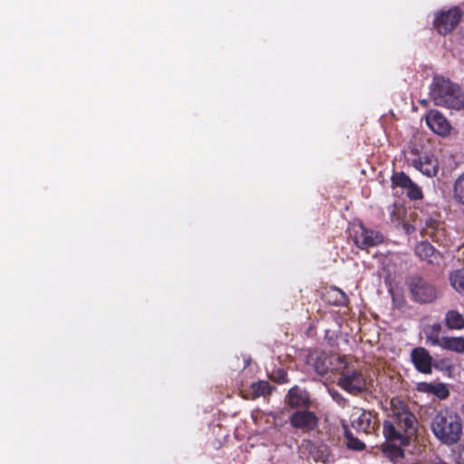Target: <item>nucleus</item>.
I'll use <instances>...</instances> for the list:
<instances>
[{
    "label": "nucleus",
    "instance_id": "nucleus-1",
    "mask_svg": "<svg viewBox=\"0 0 464 464\" xmlns=\"http://www.w3.org/2000/svg\"><path fill=\"white\" fill-rule=\"evenodd\" d=\"M391 420H384L382 433L386 440L394 445L407 446L417 432V419L408 405L400 398L390 401Z\"/></svg>",
    "mask_w": 464,
    "mask_h": 464
},
{
    "label": "nucleus",
    "instance_id": "nucleus-2",
    "mask_svg": "<svg viewBox=\"0 0 464 464\" xmlns=\"http://www.w3.org/2000/svg\"><path fill=\"white\" fill-rule=\"evenodd\" d=\"M430 430L441 444L453 446L463 435V420L457 412L442 409L431 419Z\"/></svg>",
    "mask_w": 464,
    "mask_h": 464
},
{
    "label": "nucleus",
    "instance_id": "nucleus-3",
    "mask_svg": "<svg viewBox=\"0 0 464 464\" xmlns=\"http://www.w3.org/2000/svg\"><path fill=\"white\" fill-rule=\"evenodd\" d=\"M430 95L438 106L460 110L464 105L460 88L444 77H434Z\"/></svg>",
    "mask_w": 464,
    "mask_h": 464
},
{
    "label": "nucleus",
    "instance_id": "nucleus-4",
    "mask_svg": "<svg viewBox=\"0 0 464 464\" xmlns=\"http://www.w3.org/2000/svg\"><path fill=\"white\" fill-rule=\"evenodd\" d=\"M411 299L420 304L431 303L437 298V290L433 285L420 276H411L407 282Z\"/></svg>",
    "mask_w": 464,
    "mask_h": 464
},
{
    "label": "nucleus",
    "instance_id": "nucleus-5",
    "mask_svg": "<svg viewBox=\"0 0 464 464\" xmlns=\"http://www.w3.org/2000/svg\"><path fill=\"white\" fill-rule=\"evenodd\" d=\"M462 12L459 6L448 10H441L434 18L433 26L440 34L446 35L451 33L459 24Z\"/></svg>",
    "mask_w": 464,
    "mask_h": 464
},
{
    "label": "nucleus",
    "instance_id": "nucleus-6",
    "mask_svg": "<svg viewBox=\"0 0 464 464\" xmlns=\"http://www.w3.org/2000/svg\"><path fill=\"white\" fill-rule=\"evenodd\" d=\"M379 414L374 411L363 410L360 416L352 420V427L367 435H377L380 430Z\"/></svg>",
    "mask_w": 464,
    "mask_h": 464
},
{
    "label": "nucleus",
    "instance_id": "nucleus-7",
    "mask_svg": "<svg viewBox=\"0 0 464 464\" xmlns=\"http://www.w3.org/2000/svg\"><path fill=\"white\" fill-rule=\"evenodd\" d=\"M353 237L355 245L362 249L378 246L383 241L380 232L368 229L362 224L353 227Z\"/></svg>",
    "mask_w": 464,
    "mask_h": 464
},
{
    "label": "nucleus",
    "instance_id": "nucleus-8",
    "mask_svg": "<svg viewBox=\"0 0 464 464\" xmlns=\"http://www.w3.org/2000/svg\"><path fill=\"white\" fill-rule=\"evenodd\" d=\"M319 419L307 409L295 411L289 418L290 425L304 433H309L318 426Z\"/></svg>",
    "mask_w": 464,
    "mask_h": 464
},
{
    "label": "nucleus",
    "instance_id": "nucleus-9",
    "mask_svg": "<svg viewBox=\"0 0 464 464\" xmlns=\"http://www.w3.org/2000/svg\"><path fill=\"white\" fill-rule=\"evenodd\" d=\"M334 360L342 362L340 357L334 358L322 351L310 352L307 355V364L311 365L315 372L321 376L326 374L329 371L334 370Z\"/></svg>",
    "mask_w": 464,
    "mask_h": 464
},
{
    "label": "nucleus",
    "instance_id": "nucleus-10",
    "mask_svg": "<svg viewBox=\"0 0 464 464\" xmlns=\"http://www.w3.org/2000/svg\"><path fill=\"white\" fill-rule=\"evenodd\" d=\"M411 361L415 369L423 374H430L433 367L439 369L437 364H433L432 356L424 347L413 348L411 352Z\"/></svg>",
    "mask_w": 464,
    "mask_h": 464
},
{
    "label": "nucleus",
    "instance_id": "nucleus-11",
    "mask_svg": "<svg viewBox=\"0 0 464 464\" xmlns=\"http://www.w3.org/2000/svg\"><path fill=\"white\" fill-rule=\"evenodd\" d=\"M338 383L343 390L357 395L364 390L366 381L360 371L353 370L343 373Z\"/></svg>",
    "mask_w": 464,
    "mask_h": 464
},
{
    "label": "nucleus",
    "instance_id": "nucleus-12",
    "mask_svg": "<svg viewBox=\"0 0 464 464\" xmlns=\"http://www.w3.org/2000/svg\"><path fill=\"white\" fill-rule=\"evenodd\" d=\"M429 128L436 134L446 137L450 135L451 125L447 118L437 110H430L425 116Z\"/></svg>",
    "mask_w": 464,
    "mask_h": 464
},
{
    "label": "nucleus",
    "instance_id": "nucleus-13",
    "mask_svg": "<svg viewBox=\"0 0 464 464\" xmlns=\"http://www.w3.org/2000/svg\"><path fill=\"white\" fill-rule=\"evenodd\" d=\"M411 165L429 178L435 177L439 172L438 160L430 153L415 154V158L411 160Z\"/></svg>",
    "mask_w": 464,
    "mask_h": 464
},
{
    "label": "nucleus",
    "instance_id": "nucleus-14",
    "mask_svg": "<svg viewBox=\"0 0 464 464\" xmlns=\"http://www.w3.org/2000/svg\"><path fill=\"white\" fill-rule=\"evenodd\" d=\"M285 401L293 409L304 408L305 410L312 406L309 392L298 386H294L288 391Z\"/></svg>",
    "mask_w": 464,
    "mask_h": 464
},
{
    "label": "nucleus",
    "instance_id": "nucleus-15",
    "mask_svg": "<svg viewBox=\"0 0 464 464\" xmlns=\"http://www.w3.org/2000/svg\"><path fill=\"white\" fill-rule=\"evenodd\" d=\"M424 233L429 236L433 241L440 242L441 237L444 234L443 224L436 219L429 218L426 221Z\"/></svg>",
    "mask_w": 464,
    "mask_h": 464
},
{
    "label": "nucleus",
    "instance_id": "nucleus-16",
    "mask_svg": "<svg viewBox=\"0 0 464 464\" xmlns=\"http://www.w3.org/2000/svg\"><path fill=\"white\" fill-rule=\"evenodd\" d=\"M445 324L449 329L460 330L464 328V317L463 315L456 311L450 310L445 315Z\"/></svg>",
    "mask_w": 464,
    "mask_h": 464
},
{
    "label": "nucleus",
    "instance_id": "nucleus-17",
    "mask_svg": "<svg viewBox=\"0 0 464 464\" xmlns=\"http://www.w3.org/2000/svg\"><path fill=\"white\" fill-rule=\"evenodd\" d=\"M440 345L459 353H464V337H443Z\"/></svg>",
    "mask_w": 464,
    "mask_h": 464
},
{
    "label": "nucleus",
    "instance_id": "nucleus-18",
    "mask_svg": "<svg viewBox=\"0 0 464 464\" xmlns=\"http://www.w3.org/2000/svg\"><path fill=\"white\" fill-rule=\"evenodd\" d=\"M343 435L346 440V446L350 450L361 451L365 449V444L358 438L354 437L348 425L343 423Z\"/></svg>",
    "mask_w": 464,
    "mask_h": 464
},
{
    "label": "nucleus",
    "instance_id": "nucleus-19",
    "mask_svg": "<svg viewBox=\"0 0 464 464\" xmlns=\"http://www.w3.org/2000/svg\"><path fill=\"white\" fill-rule=\"evenodd\" d=\"M436 250L434 246L427 242L421 241L415 246V254L422 260H427L430 263H432L431 257L435 255Z\"/></svg>",
    "mask_w": 464,
    "mask_h": 464
},
{
    "label": "nucleus",
    "instance_id": "nucleus-20",
    "mask_svg": "<svg viewBox=\"0 0 464 464\" xmlns=\"http://www.w3.org/2000/svg\"><path fill=\"white\" fill-rule=\"evenodd\" d=\"M449 280L454 290L464 295V268L452 271L450 274Z\"/></svg>",
    "mask_w": 464,
    "mask_h": 464
},
{
    "label": "nucleus",
    "instance_id": "nucleus-21",
    "mask_svg": "<svg viewBox=\"0 0 464 464\" xmlns=\"http://www.w3.org/2000/svg\"><path fill=\"white\" fill-rule=\"evenodd\" d=\"M453 198L457 203L464 205V172L454 181Z\"/></svg>",
    "mask_w": 464,
    "mask_h": 464
},
{
    "label": "nucleus",
    "instance_id": "nucleus-22",
    "mask_svg": "<svg viewBox=\"0 0 464 464\" xmlns=\"http://www.w3.org/2000/svg\"><path fill=\"white\" fill-rule=\"evenodd\" d=\"M274 389L266 381H259L251 384V391L256 397L268 395Z\"/></svg>",
    "mask_w": 464,
    "mask_h": 464
},
{
    "label": "nucleus",
    "instance_id": "nucleus-23",
    "mask_svg": "<svg viewBox=\"0 0 464 464\" xmlns=\"http://www.w3.org/2000/svg\"><path fill=\"white\" fill-rule=\"evenodd\" d=\"M328 295L333 297L329 302L334 305H345L348 303L347 295L337 287L331 288Z\"/></svg>",
    "mask_w": 464,
    "mask_h": 464
},
{
    "label": "nucleus",
    "instance_id": "nucleus-24",
    "mask_svg": "<svg viewBox=\"0 0 464 464\" xmlns=\"http://www.w3.org/2000/svg\"><path fill=\"white\" fill-rule=\"evenodd\" d=\"M412 180L404 172L394 173L392 176V183L394 187L406 188L411 185Z\"/></svg>",
    "mask_w": 464,
    "mask_h": 464
},
{
    "label": "nucleus",
    "instance_id": "nucleus-25",
    "mask_svg": "<svg viewBox=\"0 0 464 464\" xmlns=\"http://www.w3.org/2000/svg\"><path fill=\"white\" fill-rule=\"evenodd\" d=\"M441 331V325L440 324H434L428 326L425 329V334L429 340L431 341L432 344H440V333Z\"/></svg>",
    "mask_w": 464,
    "mask_h": 464
},
{
    "label": "nucleus",
    "instance_id": "nucleus-26",
    "mask_svg": "<svg viewBox=\"0 0 464 464\" xmlns=\"http://www.w3.org/2000/svg\"><path fill=\"white\" fill-rule=\"evenodd\" d=\"M269 378L279 384L288 382L287 372L283 368H277L272 371Z\"/></svg>",
    "mask_w": 464,
    "mask_h": 464
},
{
    "label": "nucleus",
    "instance_id": "nucleus-27",
    "mask_svg": "<svg viewBox=\"0 0 464 464\" xmlns=\"http://www.w3.org/2000/svg\"><path fill=\"white\" fill-rule=\"evenodd\" d=\"M432 394L440 400H446L450 396V390L445 383H435Z\"/></svg>",
    "mask_w": 464,
    "mask_h": 464
},
{
    "label": "nucleus",
    "instance_id": "nucleus-28",
    "mask_svg": "<svg viewBox=\"0 0 464 464\" xmlns=\"http://www.w3.org/2000/svg\"><path fill=\"white\" fill-rule=\"evenodd\" d=\"M407 196L411 199H420L423 197L422 191L420 187H418L413 181L411 185L407 187Z\"/></svg>",
    "mask_w": 464,
    "mask_h": 464
},
{
    "label": "nucleus",
    "instance_id": "nucleus-29",
    "mask_svg": "<svg viewBox=\"0 0 464 464\" xmlns=\"http://www.w3.org/2000/svg\"><path fill=\"white\" fill-rule=\"evenodd\" d=\"M435 383L421 382L417 383L416 390L420 392L432 394Z\"/></svg>",
    "mask_w": 464,
    "mask_h": 464
},
{
    "label": "nucleus",
    "instance_id": "nucleus-30",
    "mask_svg": "<svg viewBox=\"0 0 464 464\" xmlns=\"http://www.w3.org/2000/svg\"><path fill=\"white\" fill-rule=\"evenodd\" d=\"M394 451L401 456L403 455L402 450L400 447H394Z\"/></svg>",
    "mask_w": 464,
    "mask_h": 464
}]
</instances>
